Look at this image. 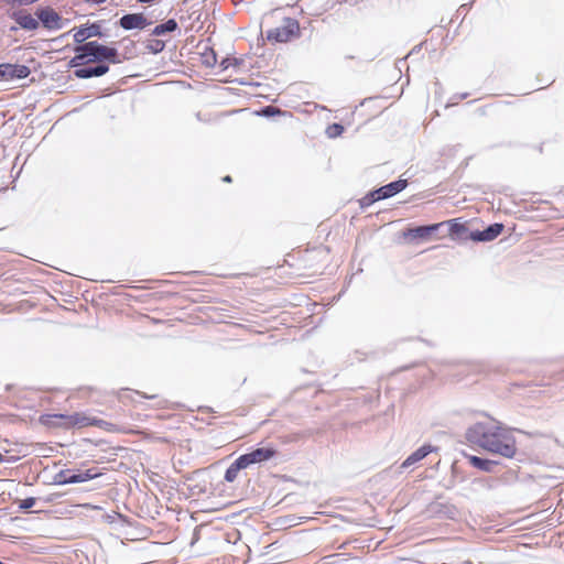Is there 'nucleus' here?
Wrapping results in <instances>:
<instances>
[{"label":"nucleus","instance_id":"8","mask_svg":"<svg viewBox=\"0 0 564 564\" xmlns=\"http://www.w3.org/2000/svg\"><path fill=\"white\" fill-rule=\"evenodd\" d=\"M297 29V22L289 20L285 25L270 30L268 32V39L281 43L288 42Z\"/></svg>","mask_w":564,"mask_h":564},{"label":"nucleus","instance_id":"23","mask_svg":"<svg viewBox=\"0 0 564 564\" xmlns=\"http://www.w3.org/2000/svg\"><path fill=\"white\" fill-rule=\"evenodd\" d=\"M202 64L206 67H214L217 63L216 53L213 48L206 47L200 54Z\"/></svg>","mask_w":564,"mask_h":564},{"label":"nucleus","instance_id":"18","mask_svg":"<svg viewBox=\"0 0 564 564\" xmlns=\"http://www.w3.org/2000/svg\"><path fill=\"white\" fill-rule=\"evenodd\" d=\"M109 67L107 65L99 64L95 67H82L77 68L74 72V75L77 78H90V77H99L108 73Z\"/></svg>","mask_w":564,"mask_h":564},{"label":"nucleus","instance_id":"19","mask_svg":"<svg viewBox=\"0 0 564 564\" xmlns=\"http://www.w3.org/2000/svg\"><path fill=\"white\" fill-rule=\"evenodd\" d=\"M466 457H467L468 463L473 467H475L479 470H482V471L490 473V471H492L494 467L496 466V462L490 460V459L480 458L475 455H467Z\"/></svg>","mask_w":564,"mask_h":564},{"label":"nucleus","instance_id":"15","mask_svg":"<svg viewBox=\"0 0 564 564\" xmlns=\"http://www.w3.org/2000/svg\"><path fill=\"white\" fill-rule=\"evenodd\" d=\"M30 75V68L25 65L2 64L0 78H25Z\"/></svg>","mask_w":564,"mask_h":564},{"label":"nucleus","instance_id":"12","mask_svg":"<svg viewBox=\"0 0 564 564\" xmlns=\"http://www.w3.org/2000/svg\"><path fill=\"white\" fill-rule=\"evenodd\" d=\"M74 31V41L76 43H84L86 40L95 36H101V26L98 23H93L89 25H82L79 28H75Z\"/></svg>","mask_w":564,"mask_h":564},{"label":"nucleus","instance_id":"29","mask_svg":"<svg viewBox=\"0 0 564 564\" xmlns=\"http://www.w3.org/2000/svg\"><path fill=\"white\" fill-rule=\"evenodd\" d=\"M231 64H232V62L230 59L225 58L221 61L220 66L223 69H227Z\"/></svg>","mask_w":564,"mask_h":564},{"label":"nucleus","instance_id":"2","mask_svg":"<svg viewBox=\"0 0 564 564\" xmlns=\"http://www.w3.org/2000/svg\"><path fill=\"white\" fill-rule=\"evenodd\" d=\"M39 422L47 429L70 430L74 427L98 426L107 432L134 433L132 430H121L113 423L90 417L83 412H75L73 414L46 413L40 415Z\"/></svg>","mask_w":564,"mask_h":564},{"label":"nucleus","instance_id":"21","mask_svg":"<svg viewBox=\"0 0 564 564\" xmlns=\"http://www.w3.org/2000/svg\"><path fill=\"white\" fill-rule=\"evenodd\" d=\"M247 467L245 466L243 462L241 460L240 457H238L226 470L225 473V480L228 481V482H234L237 477H238V474L241 469H246Z\"/></svg>","mask_w":564,"mask_h":564},{"label":"nucleus","instance_id":"17","mask_svg":"<svg viewBox=\"0 0 564 564\" xmlns=\"http://www.w3.org/2000/svg\"><path fill=\"white\" fill-rule=\"evenodd\" d=\"M436 448L432 446L431 444H425L417 448L415 452H413L403 463L402 467L406 468L410 467L419 462H421L423 458H425L430 453L434 452Z\"/></svg>","mask_w":564,"mask_h":564},{"label":"nucleus","instance_id":"3","mask_svg":"<svg viewBox=\"0 0 564 564\" xmlns=\"http://www.w3.org/2000/svg\"><path fill=\"white\" fill-rule=\"evenodd\" d=\"M406 185H408V182L405 180H398L395 182L387 184V185L369 193L368 195H366L361 199V206H364V207L370 206L372 203H375L377 200L389 198V197L400 193L401 191H403L406 187Z\"/></svg>","mask_w":564,"mask_h":564},{"label":"nucleus","instance_id":"7","mask_svg":"<svg viewBox=\"0 0 564 564\" xmlns=\"http://www.w3.org/2000/svg\"><path fill=\"white\" fill-rule=\"evenodd\" d=\"M325 253L323 250H305L302 256V262L304 269L310 270L307 275H314L319 272L324 264Z\"/></svg>","mask_w":564,"mask_h":564},{"label":"nucleus","instance_id":"32","mask_svg":"<svg viewBox=\"0 0 564 564\" xmlns=\"http://www.w3.org/2000/svg\"><path fill=\"white\" fill-rule=\"evenodd\" d=\"M4 456L0 453V463L3 462Z\"/></svg>","mask_w":564,"mask_h":564},{"label":"nucleus","instance_id":"11","mask_svg":"<svg viewBox=\"0 0 564 564\" xmlns=\"http://www.w3.org/2000/svg\"><path fill=\"white\" fill-rule=\"evenodd\" d=\"M503 231V225L496 223L484 230L471 231L468 239L473 241H492Z\"/></svg>","mask_w":564,"mask_h":564},{"label":"nucleus","instance_id":"1","mask_svg":"<svg viewBox=\"0 0 564 564\" xmlns=\"http://www.w3.org/2000/svg\"><path fill=\"white\" fill-rule=\"evenodd\" d=\"M465 437L468 443L505 458H513L518 451L512 430L496 420L476 422L467 429Z\"/></svg>","mask_w":564,"mask_h":564},{"label":"nucleus","instance_id":"30","mask_svg":"<svg viewBox=\"0 0 564 564\" xmlns=\"http://www.w3.org/2000/svg\"><path fill=\"white\" fill-rule=\"evenodd\" d=\"M105 1H106V0H91V2L97 3V4L102 3V2H105Z\"/></svg>","mask_w":564,"mask_h":564},{"label":"nucleus","instance_id":"20","mask_svg":"<svg viewBox=\"0 0 564 564\" xmlns=\"http://www.w3.org/2000/svg\"><path fill=\"white\" fill-rule=\"evenodd\" d=\"M101 476V473L96 468H89L84 471H78L69 475L70 484L84 482Z\"/></svg>","mask_w":564,"mask_h":564},{"label":"nucleus","instance_id":"5","mask_svg":"<svg viewBox=\"0 0 564 564\" xmlns=\"http://www.w3.org/2000/svg\"><path fill=\"white\" fill-rule=\"evenodd\" d=\"M278 451L273 446L258 447L250 453L240 455L239 457L248 468L254 464H261L263 462L272 459L276 455Z\"/></svg>","mask_w":564,"mask_h":564},{"label":"nucleus","instance_id":"22","mask_svg":"<svg viewBox=\"0 0 564 564\" xmlns=\"http://www.w3.org/2000/svg\"><path fill=\"white\" fill-rule=\"evenodd\" d=\"M177 29V23L174 19H170L167 20L166 22L162 23V24H159L156 25L154 29H153V34L154 35H162L164 34L165 32H173Z\"/></svg>","mask_w":564,"mask_h":564},{"label":"nucleus","instance_id":"4","mask_svg":"<svg viewBox=\"0 0 564 564\" xmlns=\"http://www.w3.org/2000/svg\"><path fill=\"white\" fill-rule=\"evenodd\" d=\"M35 14L43 28L50 31L61 30L68 22V20L63 19L62 15L51 7L37 9Z\"/></svg>","mask_w":564,"mask_h":564},{"label":"nucleus","instance_id":"16","mask_svg":"<svg viewBox=\"0 0 564 564\" xmlns=\"http://www.w3.org/2000/svg\"><path fill=\"white\" fill-rule=\"evenodd\" d=\"M440 228H441V225H438V223L427 225V226H419V227L409 229L408 232L405 234V236L426 240V239H430L431 236L434 232H436Z\"/></svg>","mask_w":564,"mask_h":564},{"label":"nucleus","instance_id":"24","mask_svg":"<svg viewBox=\"0 0 564 564\" xmlns=\"http://www.w3.org/2000/svg\"><path fill=\"white\" fill-rule=\"evenodd\" d=\"M344 132V127L339 123H333L327 127L326 134L329 138H337Z\"/></svg>","mask_w":564,"mask_h":564},{"label":"nucleus","instance_id":"27","mask_svg":"<svg viewBox=\"0 0 564 564\" xmlns=\"http://www.w3.org/2000/svg\"><path fill=\"white\" fill-rule=\"evenodd\" d=\"M35 505V498H26V499H23L20 503V508L21 509H30L32 508L33 506Z\"/></svg>","mask_w":564,"mask_h":564},{"label":"nucleus","instance_id":"26","mask_svg":"<svg viewBox=\"0 0 564 564\" xmlns=\"http://www.w3.org/2000/svg\"><path fill=\"white\" fill-rule=\"evenodd\" d=\"M164 42L160 40H151L149 41L148 48H150L154 53H159L164 48Z\"/></svg>","mask_w":564,"mask_h":564},{"label":"nucleus","instance_id":"13","mask_svg":"<svg viewBox=\"0 0 564 564\" xmlns=\"http://www.w3.org/2000/svg\"><path fill=\"white\" fill-rule=\"evenodd\" d=\"M119 24L124 30H133V29H144L150 23L147 18L142 13H129L123 15L119 20Z\"/></svg>","mask_w":564,"mask_h":564},{"label":"nucleus","instance_id":"10","mask_svg":"<svg viewBox=\"0 0 564 564\" xmlns=\"http://www.w3.org/2000/svg\"><path fill=\"white\" fill-rule=\"evenodd\" d=\"M89 42L75 47V56L69 61V67H79L88 63L97 62L94 52L88 50Z\"/></svg>","mask_w":564,"mask_h":564},{"label":"nucleus","instance_id":"6","mask_svg":"<svg viewBox=\"0 0 564 564\" xmlns=\"http://www.w3.org/2000/svg\"><path fill=\"white\" fill-rule=\"evenodd\" d=\"M88 50L94 52V57L97 62L108 61L112 64L120 63L119 53L115 47L102 45L97 41H90Z\"/></svg>","mask_w":564,"mask_h":564},{"label":"nucleus","instance_id":"28","mask_svg":"<svg viewBox=\"0 0 564 564\" xmlns=\"http://www.w3.org/2000/svg\"><path fill=\"white\" fill-rule=\"evenodd\" d=\"M373 102L375 101L372 99L362 101L361 105H360V112H364L366 109L371 108Z\"/></svg>","mask_w":564,"mask_h":564},{"label":"nucleus","instance_id":"9","mask_svg":"<svg viewBox=\"0 0 564 564\" xmlns=\"http://www.w3.org/2000/svg\"><path fill=\"white\" fill-rule=\"evenodd\" d=\"M438 225H441V228L446 227L447 231H448V237H451L454 240L462 239V238H465V239L468 238L467 225L465 221H462L460 218H454V219L441 221V223H438Z\"/></svg>","mask_w":564,"mask_h":564},{"label":"nucleus","instance_id":"14","mask_svg":"<svg viewBox=\"0 0 564 564\" xmlns=\"http://www.w3.org/2000/svg\"><path fill=\"white\" fill-rule=\"evenodd\" d=\"M11 18L21 29L28 31H34L40 25L39 19L33 18L32 14L28 13L24 10L12 12Z\"/></svg>","mask_w":564,"mask_h":564},{"label":"nucleus","instance_id":"31","mask_svg":"<svg viewBox=\"0 0 564 564\" xmlns=\"http://www.w3.org/2000/svg\"><path fill=\"white\" fill-rule=\"evenodd\" d=\"M224 181L225 182H231V177L230 176H226V177H224Z\"/></svg>","mask_w":564,"mask_h":564},{"label":"nucleus","instance_id":"25","mask_svg":"<svg viewBox=\"0 0 564 564\" xmlns=\"http://www.w3.org/2000/svg\"><path fill=\"white\" fill-rule=\"evenodd\" d=\"M69 475H70V470H68V469L61 470L55 476V482L58 485L70 484Z\"/></svg>","mask_w":564,"mask_h":564}]
</instances>
